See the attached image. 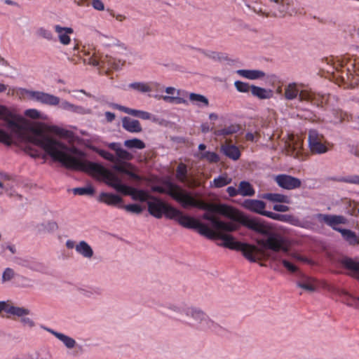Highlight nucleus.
Instances as JSON below:
<instances>
[{
  "instance_id": "f257e3e1",
  "label": "nucleus",
  "mask_w": 359,
  "mask_h": 359,
  "mask_svg": "<svg viewBox=\"0 0 359 359\" xmlns=\"http://www.w3.org/2000/svg\"><path fill=\"white\" fill-rule=\"evenodd\" d=\"M162 186L153 185L151 191L154 193L166 194L180 204L183 208H194L205 212L219 214L231 221L238 222L243 226L262 235L265 238L258 239L257 243L264 248L273 251L286 250L283 247L284 238L274 231L273 224L262 218L253 217L243 212L238 211L232 206L225 204L207 203L204 201H196L191 193L183 191L180 185L173 182L170 177L162 178Z\"/></svg>"
},
{
  "instance_id": "f03ea898",
  "label": "nucleus",
  "mask_w": 359,
  "mask_h": 359,
  "mask_svg": "<svg viewBox=\"0 0 359 359\" xmlns=\"http://www.w3.org/2000/svg\"><path fill=\"white\" fill-rule=\"evenodd\" d=\"M49 155L53 161L60 162L62 167L74 171L86 173H96L106 178V184L114 189L118 193L124 196H130L132 199H136L132 194L136 188L123 184L121 179L102 163L88 160H80L86 156L85 151L76 147H69L61 140L55 139Z\"/></svg>"
},
{
  "instance_id": "7ed1b4c3",
  "label": "nucleus",
  "mask_w": 359,
  "mask_h": 359,
  "mask_svg": "<svg viewBox=\"0 0 359 359\" xmlns=\"http://www.w3.org/2000/svg\"><path fill=\"white\" fill-rule=\"evenodd\" d=\"M177 222L184 228L196 231L200 235L210 240L222 241V243L217 244L219 246L241 252L242 255L252 263H255L257 261L255 253L259 250L254 244L239 241L229 233L216 234L206 224L200 222L194 217L185 215L182 212V215L177 218Z\"/></svg>"
},
{
  "instance_id": "20e7f679",
  "label": "nucleus",
  "mask_w": 359,
  "mask_h": 359,
  "mask_svg": "<svg viewBox=\"0 0 359 359\" xmlns=\"http://www.w3.org/2000/svg\"><path fill=\"white\" fill-rule=\"evenodd\" d=\"M6 128L8 130L0 128V143L7 147L12 145V137H15L20 140H27L40 146L49 154L56 139L41 130L35 129L24 117H18L17 120H7Z\"/></svg>"
},
{
  "instance_id": "39448f33",
  "label": "nucleus",
  "mask_w": 359,
  "mask_h": 359,
  "mask_svg": "<svg viewBox=\"0 0 359 359\" xmlns=\"http://www.w3.org/2000/svg\"><path fill=\"white\" fill-rule=\"evenodd\" d=\"M26 95L29 98L35 102H38L42 104L48 106H58L62 110L71 111L78 114H86L90 112L89 109H86L82 106L75 105L69 102L62 100L57 96L53 94L39 90H31L24 89Z\"/></svg>"
},
{
  "instance_id": "423d86ee",
  "label": "nucleus",
  "mask_w": 359,
  "mask_h": 359,
  "mask_svg": "<svg viewBox=\"0 0 359 359\" xmlns=\"http://www.w3.org/2000/svg\"><path fill=\"white\" fill-rule=\"evenodd\" d=\"M187 316L191 317L194 320V325L197 330L208 331V325L211 318L201 309L196 307L188 308Z\"/></svg>"
},
{
  "instance_id": "0eeeda50",
  "label": "nucleus",
  "mask_w": 359,
  "mask_h": 359,
  "mask_svg": "<svg viewBox=\"0 0 359 359\" xmlns=\"http://www.w3.org/2000/svg\"><path fill=\"white\" fill-rule=\"evenodd\" d=\"M315 217L320 222H325L327 226H330L334 231L339 232V229L343 228L338 226L339 224H346L348 219L343 215H328L318 213Z\"/></svg>"
},
{
  "instance_id": "6e6552de",
  "label": "nucleus",
  "mask_w": 359,
  "mask_h": 359,
  "mask_svg": "<svg viewBox=\"0 0 359 359\" xmlns=\"http://www.w3.org/2000/svg\"><path fill=\"white\" fill-rule=\"evenodd\" d=\"M274 181L278 186L283 189L292 190L302 186L300 179L287 174H279L275 176Z\"/></svg>"
},
{
  "instance_id": "1a4fd4ad",
  "label": "nucleus",
  "mask_w": 359,
  "mask_h": 359,
  "mask_svg": "<svg viewBox=\"0 0 359 359\" xmlns=\"http://www.w3.org/2000/svg\"><path fill=\"white\" fill-rule=\"evenodd\" d=\"M15 140H17L20 142L25 143L23 150L30 157H32L33 158H39L40 157L45 158L46 156H50V158H51V160L53 162H55V161H53L52 157L48 153H46V151L40 146L36 145L34 143L27 141V140H20L15 137H12V141H13L12 144H15ZM57 162L59 163L58 161H57Z\"/></svg>"
},
{
  "instance_id": "9d476101",
  "label": "nucleus",
  "mask_w": 359,
  "mask_h": 359,
  "mask_svg": "<svg viewBox=\"0 0 359 359\" xmlns=\"http://www.w3.org/2000/svg\"><path fill=\"white\" fill-rule=\"evenodd\" d=\"M308 144L313 154H323L328 151V148L319 139V133L316 129H311L308 134Z\"/></svg>"
},
{
  "instance_id": "9b49d317",
  "label": "nucleus",
  "mask_w": 359,
  "mask_h": 359,
  "mask_svg": "<svg viewBox=\"0 0 359 359\" xmlns=\"http://www.w3.org/2000/svg\"><path fill=\"white\" fill-rule=\"evenodd\" d=\"M283 238H284V242H283V247H285L286 248V250L284 251L283 250H279L278 251H273V250H270V251L271 252H269V253H267V257L274 261H277V260H280L282 263V264L283 265V266L291 273H298L299 276H302V273L299 271V269L297 268V266H295L294 264H292V262H290V261L287 260V259H280L279 258V256L275 253H277V252H283L284 253H287L288 252V247L287 245H286V239L285 238V237H283L281 234H280ZM262 249L264 250H266V248H264L262 246H261L260 245H259ZM266 250H269V249H266Z\"/></svg>"
},
{
  "instance_id": "f8f14e48",
  "label": "nucleus",
  "mask_w": 359,
  "mask_h": 359,
  "mask_svg": "<svg viewBox=\"0 0 359 359\" xmlns=\"http://www.w3.org/2000/svg\"><path fill=\"white\" fill-rule=\"evenodd\" d=\"M150 201L147 202V208L149 213L156 219H161L163 216L165 210V203L161 198L150 196Z\"/></svg>"
},
{
  "instance_id": "ddd939ff",
  "label": "nucleus",
  "mask_w": 359,
  "mask_h": 359,
  "mask_svg": "<svg viewBox=\"0 0 359 359\" xmlns=\"http://www.w3.org/2000/svg\"><path fill=\"white\" fill-rule=\"evenodd\" d=\"M242 206L245 209L262 216L266 217L268 213V210H265L266 203L262 200L248 198L244 200Z\"/></svg>"
},
{
  "instance_id": "4468645a",
  "label": "nucleus",
  "mask_w": 359,
  "mask_h": 359,
  "mask_svg": "<svg viewBox=\"0 0 359 359\" xmlns=\"http://www.w3.org/2000/svg\"><path fill=\"white\" fill-rule=\"evenodd\" d=\"M338 262L346 269L349 270L354 273L348 274L353 278L359 280V262L355 259L344 256L341 259L338 260Z\"/></svg>"
},
{
  "instance_id": "2eb2a0df",
  "label": "nucleus",
  "mask_w": 359,
  "mask_h": 359,
  "mask_svg": "<svg viewBox=\"0 0 359 359\" xmlns=\"http://www.w3.org/2000/svg\"><path fill=\"white\" fill-rule=\"evenodd\" d=\"M98 201L110 206L119 208V205H123V200L116 194L102 192L98 197Z\"/></svg>"
},
{
  "instance_id": "dca6fc26",
  "label": "nucleus",
  "mask_w": 359,
  "mask_h": 359,
  "mask_svg": "<svg viewBox=\"0 0 359 359\" xmlns=\"http://www.w3.org/2000/svg\"><path fill=\"white\" fill-rule=\"evenodd\" d=\"M292 0H281L277 5L275 6V9L278 11V14L273 13L271 17L284 18L287 14L292 15L296 14L297 11L294 9H290Z\"/></svg>"
},
{
  "instance_id": "f3484780",
  "label": "nucleus",
  "mask_w": 359,
  "mask_h": 359,
  "mask_svg": "<svg viewBox=\"0 0 359 359\" xmlns=\"http://www.w3.org/2000/svg\"><path fill=\"white\" fill-rule=\"evenodd\" d=\"M188 308L189 307H180L170 304L163 311V313L174 320H181L184 315L187 316Z\"/></svg>"
},
{
  "instance_id": "a211bd4d",
  "label": "nucleus",
  "mask_w": 359,
  "mask_h": 359,
  "mask_svg": "<svg viewBox=\"0 0 359 359\" xmlns=\"http://www.w3.org/2000/svg\"><path fill=\"white\" fill-rule=\"evenodd\" d=\"M122 127L126 131L132 133H138L142 131L140 122L128 116H124L122 118Z\"/></svg>"
},
{
  "instance_id": "6ab92c4d",
  "label": "nucleus",
  "mask_w": 359,
  "mask_h": 359,
  "mask_svg": "<svg viewBox=\"0 0 359 359\" xmlns=\"http://www.w3.org/2000/svg\"><path fill=\"white\" fill-rule=\"evenodd\" d=\"M230 222L218 219L215 229L222 230L227 233H232L238 231L240 226H242L238 222H234L229 219Z\"/></svg>"
},
{
  "instance_id": "aec40b11",
  "label": "nucleus",
  "mask_w": 359,
  "mask_h": 359,
  "mask_svg": "<svg viewBox=\"0 0 359 359\" xmlns=\"http://www.w3.org/2000/svg\"><path fill=\"white\" fill-rule=\"evenodd\" d=\"M251 94L259 100H266L273 96V91L269 88H264L252 84Z\"/></svg>"
},
{
  "instance_id": "412c9836",
  "label": "nucleus",
  "mask_w": 359,
  "mask_h": 359,
  "mask_svg": "<svg viewBox=\"0 0 359 359\" xmlns=\"http://www.w3.org/2000/svg\"><path fill=\"white\" fill-rule=\"evenodd\" d=\"M263 199L268 200L273 203H291L290 198L282 194L278 193H264L262 194L260 196Z\"/></svg>"
},
{
  "instance_id": "4be33fe9",
  "label": "nucleus",
  "mask_w": 359,
  "mask_h": 359,
  "mask_svg": "<svg viewBox=\"0 0 359 359\" xmlns=\"http://www.w3.org/2000/svg\"><path fill=\"white\" fill-rule=\"evenodd\" d=\"M221 151L224 155L233 161L238 160L241 156L238 147L234 144L222 146Z\"/></svg>"
},
{
  "instance_id": "5701e85b",
  "label": "nucleus",
  "mask_w": 359,
  "mask_h": 359,
  "mask_svg": "<svg viewBox=\"0 0 359 359\" xmlns=\"http://www.w3.org/2000/svg\"><path fill=\"white\" fill-rule=\"evenodd\" d=\"M239 76L250 79L256 80L261 79L265 76V73L259 69H238L236 72Z\"/></svg>"
},
{
  "instance_id": "b1692460",
  "label": "nucleus",
  "mask_w": 359,
  "mask_h": 359,
  "mask_svg": "<svg viewBox=\"0 0 359 359\" xmlns=\"http://www.w3.org/2000/svg\"><path fill=\"white\" fill-rule=\"evenodd\" d=\"M266 217L273 220L280 221L283 222L290 223L291 224H296L295 222L298 221L297 218L292 215H283L279 213L268 211Z\"/></svg>"
},
{
  "instance_id": "393cba45",
  "label": "nucleus",
  "mask_w": 359,
  "mask_h": 359,
  "mask_svg": "<svg viewBox=\"0 0 359 359\" xmlns=\"http://www.w3.org/2000/svg\"><path fill=\"white\" fill-rule=\"evenodd\" d=\"M76 251L86 258H91L93 256V250L91 246L85 241H80L75 246Z\"/></svg>"
},
{
  "instance_id": "a878e982",
  "label": "nucleus",
  "mask_w": 359,
  "mask_h": 359,
  "mask_svg": "<svg viewBox=\"0 0 359 359\" xmlns=\"http://www.w3.org/2000/svg\"><path fill=\"white\" fill-rule=\"evenodd\" d=\"M343 238L350 245H359V238H358L355 232L351 229H339Z\"/></svg>"
},
{
  "instance_id": "bb28decb",
  "label": "nucleus",
  "mask_w": 359,
  "mask_h": 359,
  "mask_svg": "<svg viewBox=\"0 0 359 359\" xmlns=\"http://www.w3.org/2000/svg\"><path fill=\"white\" fill-rule=\"evenodd\" d=\"M189 99L194 104L197 105L198 107L209 106V100L203 95L190 93L189 94Z\"/></svg>"
},
{
  "instance_id": "cd10ccee",
  "label": "nucleus",
  "mask_w": 359,
  "mask_h": 359,
  "mask_svg": "<svg viewBox=\"0 0 359 359\" xmlns=\"http://www.w3.org/2000/svg\"><path fill=\"white\" fill-rule=\"evenodd\" d=\"M239 194L243 196H252L255 194V191L252 185L245 180L240 182L238 184Z\"/></svg>"
},
{
  "instance_id": "c85d7f7f",
  "label": "nucleus",
  "mask_w": 359,
  "mask_h": 359,
  "mask_svg": "<svg viewBox=\"0 0 359 359\" xmlns=\"http://www.w3.org/2000/svg\"><path fill=\"white\" fill-rule=\"evenodd\" d=\"M195 157L203 160H207L210 163H217L220 161L219 154L215 151H204L195 154Z\"/></svg>"
},
{
  "instance_id": "c756f323",
  "label": "nucleus",
  "mask_w": 359,
  "mask_h": 359,
  "mask_svg": "<svg viewBox=\"0 0 359 359\" xmlns=\"http://www.w3.org/2000/svg\"><path fill=\"white\" fill-rule=\"evenodd\" d=\"M165 210H164V214L163 215L165 217V218L169 219H173L177 222V218H179L180 215H182V211L177 208L168 204L165 203Z\"/></svg>"
},
{
  "instance_id": "7c9ffc66",
  "label": "nucleus",
  "mask_w": 359,
  "mask_h": 359,
  "mask_svg": "<svg viewBox=\"0 0 359 359\" xmlns=\"http://www.w3.org/2000/svg\"><path fill=\"white\" fill-rule=\"evenodd\" d=\"M240 130L241 126L239 124H231L226 128L215 130L213 133L215 136H227L237 133Z\"/></svg>"
},
{
  "instance_id": "2f4dec72",
  "label": "nucleus",
  "mask_w": 359,
  "mask_h": 359,
  "mask_svg": "<svg viewBox=\"0 0 359 359\" xmlns=\"http://www.w3.org/2000/svg\"><path fill=\"white\" fill-rule=\"evenodd\" d=\"M299 88L297 87V83L295 82H292L289 83L285 88V97L286 100H292L297 97L299 93Z\"/></svg>"
},
{
  "instance_id": "473e14b6",
  "label": "nucleus",
  "mask_w": 359,
  "mask_h": 359,
  "mask_svg": "<svg viewBox=\"0 0 359 359\" xmlns=\"http://www.w3.org/2000/svg\"><path fill=\"white\" fill-rule=\"evenodd\" d=\"M231 181L232 179L229 177L226 174L220 175L210 182V187L221 188L228 185L231 182Z\"/></svg>"
},
{
  "instance_id": "72a5a7b5",
  "label": "nucleus",
  "mask_w": 359,
  "mask_h": 359,
  "mask_svg": "<svg viewBox=\"0 0 359 359\" xmlns=\"http://www.w3.org/2000/svg\"><path fill=\"white\" fill-rule=\"evenodd\" d=\"M123 145L128 149H143L146 147L145 143L136 137L125 140Z\"/></svg>"
},
{
  "instance_id": "f704fd0d",
  "label": "nucleus",
  "mask_w": 359,
  "mask_h": 359,
  "mask_svg": "<svg viewBox=\"0 0 359 359\" xmlns=\"http://www.w3.org/2000/svg\"><path fill=\"white\" fill-rule=\"evenodd\" d=\"M72 192L74 195L93 196L95 189L93 185L88 184L86 187L73 188Z\"/></svg>"
},
{
  "instance_id": "c9c22d12",
  "label": "nucleus",
  "mask_w": 359,
  "mask_h": 359,
  "mask_svg": "<svg viewBox=\"0 0 359 359\" xmlns=\"http://www.w3.org/2000/svg\"><path fill=\"white\" fill-rule=\"evenodd\" d=\"M18 117L22 116L15 115L7 107L0 104V118L4 120L5 125L7 120H17Z\"/></svg>"
},
{
  "instance_id": "e433bc0d",
  "label": "nucleus",
  "mask_w": 359,
  "mask_h": 359,
  "mask_svg": "<svg viewBox=\"0 0 359 359\" xmlns=\"http://www.w3.org/2000/svg\"><path fill=\"white\" fill-rule=\"evenodd\" d=\"M50 130L57 135L64 138L72 139L74 136V133L72 130L65 129L57 126H52Z\"/></svg>"
},
{
  "instance_id": "4c0bfd02",
  "label": "nucleus",
  "mask_w": 359,
  "mask_h": 359,
  "mask_svg": "<svg viewBox=\"0 0 359 359\" xmlns=\"http://www.w3.org/2000/svg\"><path fill=\"white\" fill-rule=\"evenodd\" d=\"M208 331H211L219 336H224L229 332L228 330L211 319L208 325Z\"/></svg>"
},
{
  "instance_id": "58836bf2",
  "label": "nucleus",
  "mask_w": 359,
  "mask_h": 359,
  "mask_svg": "<svg viewBox=\"0 0 359 359\" xmlns=\"http://www.w3.org/2000/svg\"><path fill=\"white\" fill-rule=\"evenodd\" d=\"M37 227L39 232L52 233L58 229V225L54 221H48L46 224L41 223L39 224Z\"/></svg>"
},
{
  "instance_id": "ea45409f",
  "label": "nucleus",
  "mask_w": 359,
  "mask_h": 359,
  "mask_svg": "<svg viewBox=\"0 0 359 359\" xmlns=\"http://www.w3.org/2000/svg\"><path fill=\"white\" fill-rule=\"evenodd\" d=\"M119 208L124 209L128 212L136 215L141 214L144 210V207L138 203H130L127 205H119Z\"/></svg>"
},
{
  "instance_id": "a19ab883",
  "label": "nucleus",
  "mask_w": 359,
  "mask_h": 359,
  "mask_svg": "<svg viewBox=\"0 0 359 359\" xmlns=\"http://www.w3.org/2000/svg\"><path fill=\"white\" fill-rule=\"evenodd\" d=\"M331 180L334 182H345L359 185V175H352L340 177H333L331 178Z\"/></svg>"
},
{
  "instance_id": "79ce46f5",
  "label": "nucleus",
  "mask_w": 359,
  "mask_h": 359,
  "mask_svg": "<svg viewBox=\"0 0 359 359\" xmlns=\"http://www.w3.org/2000/svg\"><path fill=\"white\" fill-rule=\"evenodd\" d=\"M7 313L18 317L22 318L25 315H29L30 313V311L24 307L10 306L7 309Z\"/></svg>"
},
{
  "instance_id": "37998d69",
  "label": "nucleus",
  "mask_w": 359,
  "mask_h": 359,
  "mask_svg": "<svg viewBox=\"0 0 359 359\" xmlns=\"http://www.w3.org/2000/svg\"><path fill=\"white\" fill-rule=\"evenodd\" d=\"M116 161L118 162H122L123 161H130L133 158V155L127 151L126 149H124L123 148H120L118 151H117V153L116 154Z\"/></svg>"
},
{
  "instance_id": "c03bdc74",
  "label": "nucleus",
  "mask_w": 359,
  "mask_h": 359,
  "mask_svg": "<svg viewBox=\"0 0 359 359\" xmlns=\"http://www.w3.org/2000/svg\"><path fill=\"white\" fill-rule=\"evenodd\" d=\"M93 150L105 160H107L110 162L116 161V158L114 154L105 149L94 147H93Z\"/></svg>"
},
{
  "instance_id": "a18cd8bd",
  "label": "nucleus",
  "mask_w": 359,
  "mask_h": 359,
  "mask_svg": "<svg viewBox=\"0 0 359 359\" xmlns=\"http://www.w3.org/2000/svg\"><path fill=\"white\" fill-rule=\"evenodd\" d=\"M57 335H58L57 339H59L60 341H62L67 348L71 349V348H73L76 346V342L74 339H73L63 333H61L60 334H57Z\"/></svg>"
},
{
  "instance_id": "49530a36",
  "label": "nucleus",
  "mask_w": 359,
  "mask_h": 359,
  "mask_svg": "<svg viewBox=\"0 0 359 359\" xmlns=\"http://www.w3.org/2000/svg\"><path fill=\"white\" fill-rule=\"evenodd\" d=\"M129 87L141 93H148L151 88L147 83L143 82H134L129 84Z\"/></svg>"
},
{
  "instance_id": "de8ad7c7",
  "label": "nucleus",
  "mask_w": 359,
  "mask_h": 359,
  "mask_svg": "<svg viewBox=\"0 0 359 359\" xmlns=\"http://www.w3.org/2000/svg\"><path fill=\"white\" fill-rule=\"evenodd\" d=\"M234 86L237 91L240 93H248L251 92L252 85L248 83L237 80L234 82Z\"/></svg>"
},
{
  "instance_id": "09e8293b",
  "label": "nucleus",
  "mask_w": 359,
  "mask_h": 359,
  "mask_svg": "<svg viewBox=\"0 0 359 359\" xmlns=\"http://www.w3.org/2000/svg\"><path fill=\"white\" fill-rule=\"evenodd\" d=\"M105 57H106L107 65L109 67L112 68L113 69H114L116 71L121 69V67L124 65V62H123L120 65V63H121L120 60H116V59L112 58L111 57H109L108 55H106Z\"/></svg>"
},
{
  "instance_id": "8fccbe9b",
  "label": "nucleus",
  "mask_w": 359,
  "mask_h": 359,
  "mask_svg": "<svg viewBox=\"0 0 359 359\" xmlns=\"http://www.w3.org/2000/svg\"><path fill=\"white\" fill-rule=\"evenodd\" d=\"M132 194L136 199H133L134 201H139L141 202H144L146 201V197H149L150 196L148 194L147 191L144 189H140L136 188V191H133Z\"/></svg>"
},
{
  "instance_id": "3c124183",
  "label": "nucleus",
  "mask_w": 359,
  "mask_h": 359,
  "mask_svg": "<svg viewBox=\"0 0 359 359\" xmlns=\"http://www.w3.org/2000/svg\"><path fill=\"white\" fill-rule=\"evenodd\" d=\"M130 111V115L138 117L143 120H149L151 118V114L149 112L134 109H132Z\"/></svg>"
},
{
  "instance_id": "603ef678",
  "label": "nucleus",
  "mask_w": 359,
  "mask_h": 359,
  "mask_svg": "<svg viewBox=\"0 0 359 359\" xmlns=\"http://www.w3.org/2000/svg\"><path fill=\"white\" fill-rule=\"evenodd\" d=\"M297 286L309 292H314L316 289V286L311 283L309 279L297 282Z\"/></svg>"
},
{
  "instance_id": "864d4df0",
  "label": "nucleus",
  "mask_w": 359,
  "mask_h": 359,
  "mask_svg": "<svg viewBox=\"0 0 359 359\" xmlns=\"http://www.w3.org/2000/svg\"><path fill=\"white\" fill-rule=\"evenodd\" d=\"M298 99L300 102H310L313 100V95L306 90H299Z\"/></svg>"
},
{
  "instance_id": "5fc2aeb1",
  "label": "nucleus",
  "mask_w": 359,
  "mask_h": 359,
  "mask_svg": "<svg viewBox=\"0 0 359 359\" xmlns=\"http://www.w3.org/2000/svg\"><path fill=\"white\" fill-rule=\"evenodd\" d=\"M25 115L32 119H40L41 118V113L36 109H28L25 110Z\"/></svg>"
},
{
  "instance_id": "6e6d98bb",
  "label": "nucleus",
  "mask_w": 359,
  "mask_h": 359,
  "mask_svg": "<svg viewBox=\"0 0 359 359\" xmlns=\"http://www.w3.org/2000/svg\"><path fill=\"white\" fill-rule=\"evenodd\" d=\"M212 214L213 213H211L210 212H205V213L202 215V219L209 222L210 224H211L212 227L215 229V227L216 226V224H217V222L218 221V219H216L212 215Z\"/></svg>"
},
{
  "instance_id": "4d7b16f0",
  "label": "nucleus",
  "mask_w": 359,
  "mask_h": 359,
  "mask_svg": "<svg viewBox=\"0 0 359 359\" xmlns=\"http://www.w3.org/2000/svg\"><path fill=\"white\" fill-rule=\"evenodd\" d=\"M37 33H38L39 36H40L41 37H42L43 39H46L48 41H51L53 39V33L51 32V31L48 30L43 27L39 28Z\"/></svg>"
},
{
  "instance_id": "13d9d810",
  "label": "nucleus",
  "mask_w": 359,
  "mask_h": 359,
  "mask_svg": "<svg viewBox=\"0 0 359 359\" xmlns=\"http://www.w3.org/2000/svg\"><path fill=\"white\" fill-rule=\"evenodd\" d=\"M14 271L11 268H6L2 274V281L6 282L11 280L14 276Z\"/></svg>"
},
{
  "instance_id": "bf43d9fd",
  "label": "nucleus",
  "mask_w": 359,
  "mask_h": 359,
  "mask_svg": "<svg viewBox=\"0 0 359 359\" xmlns=\"http://www.w3.org/2000/svg\"><path fill=\"white\" fill-rule=\"evenodd\" d=\"M199 53L203 54L205 56L211 58L214 60H216L217 56L219 55V52L211 51V50H205L201 48H195Z\"/></svg>"
},
{
  "instance_id": "052dcab7",
  "label": "nucleus",
  "mask_w": 359,
  "mask_h": 359,
  "mask_svg": "<svg viewBox=\"0 0 359 359\" xmlns=\"http://www.w3.org/2000/svg\"><path fill=\"white\" fill-rule=\"evenodd\" d=\"M55 30L57 33H61V32H62L64 31L65 33L68 34V35L70 34H72L74 32V30H73V29L72 27H61L59 25H57L55 26Z\"/></svg>"
},
{
  "instance_id": "680f3d73",
  "label": "nucleus",
  "mask_w": 359,
  "mask_h": 359,
  "mask_svg": "<svg viewBox=\"0 0 359 359\" xmlns=\"http://www.w3.org/2000/svg\"><path fill=\"white\" fill-rule=\"evenodd\" d=\"M58 39L60 42L63 45H68L71 41L69 36L65 33H59Z\"/></svg>"
},
{
  "instance_id": "e2e57ef3",
  "label": "nucleus",
  "mask_w": 359,
  "mask_h": 359,
  "mask_svg": "<svg viewBox=\"0 0 359 359\" xmlns=\"http://www.w3.org/2000/svg\"><path fill=\"white\" fill-rule=\"evenodd\" d=\"M273 210L279 212H287L290 210V207L283 204H274Z\"/></svg>"
},
{
  "instance_id": "0e129e2a",
  "label": "nucleus",
  "mask_w": 359,
  "mask_h": 359,
  "mask_svg": "<svg viewBox=\"0 0 359 359\" xmlns=\"http://www.w3.org/2000/svg\"><path fill=\"white\" fill-rule=\"evenodd\" d=\"M187 173V168L185 164L181 163L177 168V176L184 177Z\"/></svg>"
},
{
  "instance_id": "69168bd1",
  "label": "nucleus",
  "mask_w": 359,
  "mask_h": 359,
  "mask_svg": "<svg viewBox=\"0 0 359 359\" xmlns=\"http://www.w3.org/2000/svg\"><path fill=\"white\" fill-rule=\"evenodd\" d=\"M92 6L97 11H101L104 10V4L101 0H93Z\"/></svg>"
},
{
  "instance_id": "338daca9",
  "label": "nucleus",
  "mask_w": 359,
  "mask_h": 359,
  "mask_svg": "<svg viewBox=\"0 0 359 359\" xmlns=\"http://www.w3.org/2000/svg\"><path fill=\"white\" fill-rule=\"evenodd\" d=\"M246 6L248 7L250 9L252 10L255 13H257V14H259V15H262L265 17H269L270 15L269 13H265L264 11H262V8H258L257 6H251L248 4H246Z\"/></svg>"
},
{
  "instance_id": "774afa93",
  "label": "nucleus",
  "mask_w": 359,
  "mask_h": 359,
  "mask_svg": "<svg viewBox=\"0 0 359 359\" xmlns=\"http://www.w3.org/2000/svg\"><path fill=\"white\" fill-rule=\"evenodd\" d=\"M125 175L128 176V177H130V179H133V180H137L138 182L141 181L142 180V178L140 177V175H139L138 174H137L136 172H133V171H131V170H126V172L125 173Z\"/></svg>"
}]
</instances>
